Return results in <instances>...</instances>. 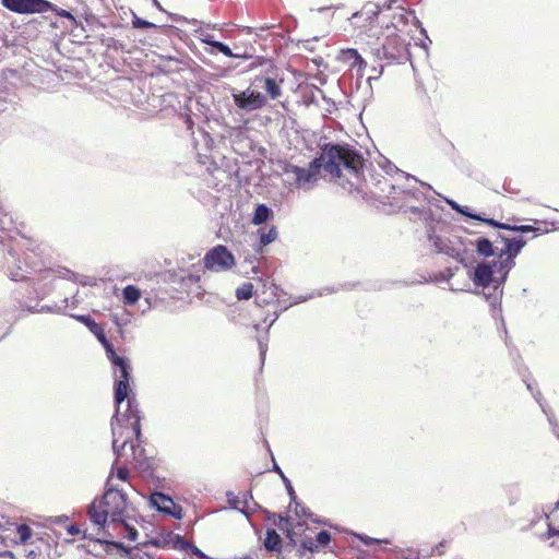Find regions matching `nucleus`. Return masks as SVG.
Masks as SVG:
<instances>
[{
	"label": "nucleus",
	"instance_id": "nucleus-60",
	"mask_svg": "<svg viewBox=\"0 0 559 559\" xmlns=\"http://www.w3.org/2000/svg\"><path fill=\"white\" fill-rule=\"evenodd\" d=\"M200 40L210 46H211V41H217L216 39H214L213 35H211L209 33H204V32H201Z\"/></svg>",
	"mask_w": 559,
	"mask_h": 559
},
{
	"label": "nucleus",
	"instance_id": "nucleus-37",
	"mask_svg": "<svg viewBox=\"0 0 559 559\" xmlns=\"http://www.w3.org/2000/svg\"><path fill=\"white\" fill-rule=\"evenodd\" d=\"M226 497L231 509L239 511L247 518L250 516V513L245 508H239V498L233 491H227Z\"/></svg>",
	"mask_w": 559,
	"mask_h": 559
},
{
	"label": "nucleus",
	"instance_id": "nucleus-46",
	"mask_svg": "<svg viewBox=\"0 0 559 559\" xmlns=\"http://www.w3.org/2000/svg\"><path fill=\"white\" fill-rule=\"evenodd\" d=\"M357 538L366 546H371L373 544H388L389 543V539H377V538L370 537L365 534H358Z\"/></svg>",
	"mask_w": 559,
	"mask_h": 559
},
{
	"label": "nucleus",
	"instance_id": "nucleus-19",
	"mask_svg": "<svg viewBox=\"0 0 559 559\" xmlns=\"http://www.w3.org/2000/svg\"><path fill=\"white\" fill-rule=\"evenodd\" d=\"M71 317L84 324L90 330V332L96 336L100 344L107 340L102 325L95 322V320L90 314H71Z\"/></svg>",
	"mask_w": 559,
	"mask_h": 559
},
{
	"label": "nucleus",
	"instance_id": "nucleus-18",
	"mask_svg": "<svg viewBox=\"0 0 559 559\" xmlns=\"http://www.w3.org/2000/svg\"><path fill=\"white\" fill-rule=\"evenodd\" d=\"M370 180L376 186L380 198H386L392 200V202L399 200L396 194H399L400 187L393 185L388 178L381 176V179H378L370 175Z\"/></svg>",
	"mask_w": 559,
	"mask_h": 559
},
{
	"label": "nucleus",
	"instance_id": "nucleus-3",
	"mask_svg": "<svg viewBox=\"0 0 559 559\" xmlns=\"http://www.w3.org/2000/svg\"><path fill=\"white\" fill-rule=\"evenodd\" d=\"M116 364L112 366L115 370V404L116 413L111 418V433H112V450L117 459L121 456L122 450L129 443V437L122 443L118 444V436L122 432L120 429L130 428L136 440L141 438V412L135 397H129L131 366L126 357L116 358Z\"/></svg>",
	"mask_w": 559,
	"mask_h": 559
},
{
	"label": "nucleus",
	"instance_id": "nucleus-21",
	"mask_svg": "<svg viewBox=\"0 0 559 559\" xmlns=\"http://www.w3.org/2000/svg\"><path fill=\"white\" fill-rule=\"evenodd\" d=\"M515 258L516 257L504 255L501 259L498 258L493 260L498 267L500 282H507L510 271L515 266Z\"/></svg>",
	"mask_w": 559,
	"mask_h": 559
},
{
	"label": "nucleus",
	"instance_id": "nucleus-9",
	"mask_svg": "<svg viewBox=\"0 0 559 559\" xmlns=\"http://www.w3.org/2000/svg\"><path fill=\"white\" fill-rule=\"evenodd\" d=\"M204 267L212 272H224L235 265V257L224 245L210 249L203 258Z\"/></svg>",
	"mask_w": 559,
	"mask_h": 559
},
{
	"label": "nucleus",
	"instance_id": "nucleus-58",
	"mask_svg": "<svg viewBox=\"0 0 559 559\" xmlns=\"http://www.w3.org/2000/svg\"><path fill=\"white\" fill-rule=\"evenodd\" d=\"M190 551L198 559H209V556L205 552H203L201 549H199L195 545H192Z\"/></svg>",
	"mask_w": 559,
	"mask_h": 559
},
{
	"label": "nucleus",
	"instance_id": "nucleus-15",
	"mask_svg": "<svg viewBox=\"0 0 559 559\" xmlns=\"http://www.w3.org/2000/svg\"><path fill=\"white\" fill-rule=\"evenodd\" d=\"M381 7L374 2H367L360 11L355 12L350 21L358 27H368L378 19Z\"/></svg>",
	"mask_w": 559,
	"mask_h": 559
},
{
	"label": "nucleus",
	"instance_id": "nucleus-35",
	"mask_svg": "<svg viewBox=\"0 0 559 559\" xmlns=\"http://www.w3.org/2000/svg\"><path fill=\"white\" fill-rule=\"evenodd\" d=\"M318 550H319V547H318L316 540H313L310 537H305L300 543L298 552L300 556H304L306 551L316 552Z\"/></svg>",
	"mask_w": 559,
	"mask_h": 559
},
{
	"label": "nucleus",
	"instance_id": "nucleus-48",
	"mask_svg": "<svg viewBox=\"0 0 559 559\" xmlns=\"http://www.w3.org/2000/svg\"><path fill=\"white\" fill-rule=\"evenodd\" d=\"M318 96H321L324 100L326 99L324 92L320 87L312 85L310 88V95L307 97L308 102L318 103Z\"/></svg>",
	"mask_w": 559,
	"mask_h": 559
},
{
	"label": "nucleus",
	"instance_id": "nucleus-31",
	"mask_svg": "<svg viewBox=\"0 0 559 559\" xmlns=\"http://www.w3.org/2000/svg\"><path fill=\"white\" fill-rule=\"evenodd\" d=\"M445 202L454 210L456 211L457 213L466 216V217H469L472 219H480V214H477V213H474L472 212L468 207L466 206H463L461 204H459L457 202H455L454 200H451V199H447L445 198Z\"/></svg>",
	"mask_w": 559,
	"mask_h": 559
},
{
	"label": "nucleus",
	"instance_id": "nucleus-52",
	"mask_svg": "<svg viewBox=\"0 0 559 559\" xmlns=\"http://www.w3.org/2000/svg\"><path fill=\"white\" fill-rule=\"evenodd\" d=\"M119 523L123 525L127 538H129L130 540H135L138 538L139 533L135 527L129 525L124 521Z\"/></svg>",
	"mask_w": 559,
	"mask_h": 559
},
{
	"label": "nucleus",
	"instance_id": "nucleus-42",
	"mask_svg": "<svg viewBox=\"0 0 559 559\" xmlns=\"http://www.w3.org/2000/svg\"><path fill=\"white\" fill-rule=\"evenodd\" d=\"M399 193L405 194L406 198H412L414 200H420L421 198L424 200H427V197L424 194V192L419 191L418 189H412V188H400Z\"/></svg>",
	"mask_w": 559,
	"mask_h": 559
},
{
	"label": "nucleus",
	"instance_id": "nucleus-54",
	"mask_svg": "<svg viewBox=\"0 0 559 559\" xmlns=\"http://www.w3.org/2000/svg\"><path fill=\"white\" fill-rule=\"evenodd\" d=\"M270 289H271V295H272L273 297H276V298H277V299H276V302H277V304H281V302H282V301H281V297H282V296H286V295H287V293H285L283 288H281L280 286H277V285H275V284H272V285H271V287H270Z\"/></svg>",
	"mask_w": 559,
	"mask_h": 559
},
{
	"label": "nucleus",
	"instance_id": "nucleus-5",
	"mask_svg": "<svg viewBox=\"0 0 559 559\" xmlns=\"http://www.w3.org/2000/svg\"><path fill=\"white\" fill-rule=\"evenodd\" d=\"M405 14H395L391 23L382 28L378 43L370 48V53L377 62L385 64L404 63L409 60V44L402 35L400 25H406Z\"/></svg>",
	"mask_w": 559,
	"mask_h": 559
},
{
	"label": "nucleus",
	"instance_id": "nucleus-17",
	"mask_svg": "<svg viewBox=\"0 0 559 559\" xmlns=\"http://www.w3.org/2000/svg\"><path fill=\"white\" fill-rule=\"evenodd\" d=\"M499 238L504 243V248L497 253V257L500 259L504 255L518 257L526 245V240L523 237L509 238L499 235Z\"/></svg>",
	"mask_w": 559,
	"mask_h": 559
},
{
	"label": "nucleus",
	"instance_id": "nucleus-10",
	"mask_svg": "<svg viewBox=\"0 0 559 559\" xmlns=\"http://www.w3.org/2000/svg\"><path fill=\"white\" fill-rule=\"evenodd\" d=\"M1 4L19 14L46 13L53 7L48 0H1Z\"/></svg>",
	"mask_w": 559,
	"mask_h": 559
},
{
	"label": "nucleus",
	"instance_id": "nucleus-61",
	"mask_svg": "<svg viewBox=\"0 0 559 559\" xmlns=\"http://www.w3.org/2000/svg\"><path fill=\"white\" fill-rule=\"evenodd\" d=\"M444 547H445V544L444 542H441L439 543L437 546H435L431 550V555H438V556H441L443 554V550H444Z\"/></svg>",
	"mask_w": 559,
	"mask_h": 559
},
{
	"label": "nucleus",
	"instance_id": "nucleus-36",
	"mask_svg": "<svg viewBox=\"0 0 559 559\" xmlns=\"http://www.w3.org/2000/svg\"><path fill=\"white\" fill-rule=\"evenodd\" d=\"M333 292H334V289L326 287V288H324V289H322L320 292H317V293H312V294H309V295L298 296V297L293 299V304L294 305H298V304L305 302V301H307L309 299H312L314 297H320V296H323V295H326V294H331Z\"/></svg>",
	"mask_w": 559,
	"mask_h": 559
},
{
	"label": "nucleus",
	"instance_id": "nucleus-12",
	"mask_svg": "<svg viewBox=\"0 0 559 559\" xmlns=\"http://www.w3.org/2000/svg\"><path fill=\"white\" fill-rule=\"evenodd\" d=\"M260 66L264 68V76H258L255 82L262 81L263 87L265 88L267 95L272 99H277L282 95V88L277 83V71L276 66L269 59H262L259 62Z\"/></svg>",
	"mask_w": 559,
	"mask_h": 559
},
{
	"label": "nucleus",
	"instance_id": "nucleus-49",
	"mask_svg": "<svg viewBox=\"0 0 559 559\" xmlns=\"http://www.w3.org/2000/svg\"><path fill=\"white\" fill-rule=\"evenodd\" d=\"M289 525H290L289 518H284V516L280 518L278 527L281 530L285 528L286 530V536L290 539L292 543H295V540L293 538L294 532H293L292 528L288 527Z\"/></svg>",
	"mask_w": 559,
	"mask_h": 559
},
{
	"label": "nucleus",
	"instance_id": "nucleus-45",
	"mask_svg": "<svg viewBox=\"0 0 559 559\" xmlns=\"http://www.w3.org/2000/svg\"><path fill=\"white\" fill-rule=\"evenodd\" d=\"M132 26L134 28H155L157 27L154 23L152 22H148L146 20H143L142 17H139L136 15L133 16V20H132Z\"/></svg>",
	"mask_w": 559,
	"mask_h": 559
},
{
	"label": "nucleus",
	"instance_id": "nucleus-47",
	"mask_svg": "<svg viewBox=\"0 0 559 559\" xmlns=\"http://www.w3.org/2000/svg\"><path fill=\"white\" fill-rule=\"evenodd\" d=\"M545 416L547 417V420L551 428V432L559 439V423L556 419L555 415L550 411V412L546 413Z\"/></svg>",
	"mask_w": 559,
	"mask_h": 559
},
{
	"label": "nucleus",
	"instance_id": "nucleus-59",
	"mask_svg": "<svg viewBox=\"0 0 559 559\" xmlns=\"http://www.w3.org/2000/svg\"><path fill=\"white\" fill-rule=\"evenodd\" d=\"M534 513H535V518L532 520V522L530 524L531 527L534 526L540 520H545V518H543V506L540 507V511H538V508H535Z\"/></svg>",
	"mask_w": 559,
	"mask_h": 559
},
{
	"label": "nucleus",
	"instance_id": "nucleus-13",
	"mask_svg": "<svg viewBox=\"0 0 559 559\" xmlns=\"http://www.w3.org/2000/svg\"><path fill=\"white\" fill-rule=\"evenodd\" d=\"M150 503L156 511L170 515L174 519L180 520L183 516L182 508L176 504L171 497L163 492L156 491L151 493Z\"/></svg>",
	"mask_w": 559,
	"mask_h": 559
},
{
	"label": "nucleus",
	"instance_id": "nucleus-2",
	"mask_svg": "<svg viewBox=\"0 0 559 559\" xmlns=\"http://www.w3.org/2000/svg\"><path fill=\"white\" fill-rule=\"evenodd\" d=\"M116 364L112 366L115 370V404L116 413L111 418V433H112V450L117 459L121 456L122 450L129 443V437L122 443L118 444V436L122 432L120 429L130 428L136 440L141 438V412L135 397H129L131 366L126 357L116 358Z\"/></svg>",
	"mask_w": 559,
	"mask_h": 559
},
{
	"label": "nucleus",
	"instance_id": "nucleus-23",
	"mask_svg": "<svg viewBox=\"0 0 559 559\" xmlns=\"http://www.w3.org/2000/svg\"><path fill=\"white\" fill-rule=\"evenodd\" d=\"M263 545L265 550L269 552L280 551L282 547V537L274 528H267Z\"/></svg>",
	"mask_w": 559,
	"mask_h": 559
},
{
	"label": "nucleus",
	"instance_id": "nucleus-57",
	"mask_svg": "<svg viewBox=\"0 0 559 559\" xmlns=\"http://www.w3.org/2000/svg\"><path fill=\"white\" fill-rule=\"evenodd\" d=\"M396 174H400L401 176L405 177L407 180L412 179L414 182H419L423 187L427 188V189H431V187L428 185V183H425L423 181H419L416 177L414 176H411L408 174H405L403 171H400L399 169H396Z\"/></svg>",
	"mask_w": 559,
	"mask_h": 559
},
{
	"label": "nucleus",
	"instance_id": "nucleus-22",
	"mask_svg": "<svg viewBox=\"0 0 559 559\" xmlns=\"http://www.w3.org/2000/svg\"><path fill=\"white\" fill-rule=\"evenodd\" d=\"M24 307L27 309V311H29L32 313H35V312H40V313L41 312L61 313L67 308H69V297L62 298L60 304L55 302L53 305H45V306H41L40 308L31 307V306H27V305H25Z\"/></svg>",
	"mask_w": 559,
	"mask_h": 559
},
{
	"label": "nucleus",
	"instance_id": "nucleus-25",
	"mask_svg": "<svg viewBox=\"0 0 559 559\" xmlns=\"http://www.w3.org/2000/svg\"><path fill=\"white\" fill-rule=\"evenodd\" d=\"M472 246H475L476 252L485 258L492 257L495 254V248L488 238L479 237L475 240V242L472 241Z\"/></svg>",
	"mask_w": 559,
	"mask_h": 559
},
{
	"label": "nucleus",
	"instance_id": "nucleus-24",
	"mask_svg": "<svg viewBox=\"0 0 559 559\" xmlns=\"http://www.w3.org/2000/svg\"><path fill=\"white\" fill-rule=\"evenodd\" d=\"M14 223L10 215L0 212V243L9 246L7 241L11 238L10 231L13 229Z\"/></svg>",
	"mask_w": 559,
	"mask_h": 559
},
{
	"label": "nucleus",
	"instance_id": "nucleus-30",
	"mask_svg": "<svg viewBox=\"0 0 559 559\" xmlns=\"http://www.w3.org/2000/svg\"><path fill=\"white\" fill-rule=\"evenodd\" d=\"M211 46L228 58H237V59L248 58L247 55L234 52L227 44L219 41V40L211 41Z\"/></svg>",
	"mask_w": 559,
	"mask_h": 559
},
{
	"label": "nucleus",
	"instance_id": "nucleus-16",
	"mask_svg": "<svg viewBox=\"0 0 559 559\" xmlns=\"http://www.w3.org/2000/svg\"><path fill=\"white\" fill-rule=\"evenodd\" d=\"M338 60L347 63L352 71L356 70L358 76H362V72L367 67L366 60L355 48L342 49L338 55Z\"/></svg>",
	"mask_w": 559,
	"mask_h": 559
},
{
	"label": "nucleus",
	"instance_id": "nucleus-44",
	"mask_svg": "<svg viewBox=\"0 0 559 559\" xmlns=\"http://www.w3.org/2000/svg\"><path fill=\"white\" fill-rule=\"evenodd\" d=\"M331 534L328 531H320L316 536L318 547H326L331 542Z\"/></svg>",
	"mask_w": 559,
	"mask_h": 559
},
{
	"label": "nucleus",
	"instance_id": "nucleus-40",
	"mask_svg": "<svg viewBox=\"0 0 559 559\" xmlns=\"http://www.w3.org/2000/svg\"><path fill=\"white\" fill-rule=\"evenodd\" d=\"M102 345L105 348L107 358L110 360L112 366L117 362L116 358H122V356H119L116 354L114 345L108 341V338L106 341H104V343H102Z\"/></svg>",
	"mask_w": 559,
	"mask_h": 559
},
{
	"label": "nucleus",
	"instance_id": "nucleus-38",
	"mask_svg": "<svg viewBox=\"0 0 559 559\" xmlns=\"http://www.w3.org/2000/svg\"><path fill=\"white\" fill-rule=\"evenodd\" d=\"M16 534L22 544H25L33 534L32 528L27 524H20L16 528Z\"/></svg>",
	"mask_w": 559,
	"mask_h": 559
},
{
	"label": "nucleus",
	"instance_id": "nucleus-62",
	"mask_svg": "<svg viewBox=\"0 0 559 559\" xmlns=\"http://www.w3.org/2000/svg\"><path fill=\"white\" fill-rule=\"evenodd\" d=\"M129 476V472L126 467H119L118 471H117V477L120 479V480H127Z\"/></svg>",
	"mask_w": 559,
	"mask_h": 559
},
{
	"label": "nucleus",
	"instance_id": "nucleus-1",
	"mask_svg": "<svg viewBox=\"0 0 559 559\" xmlns=\"http://www.w3.org/2000/svg\"><path fill=\"white\" fill-rule=\"evenodd\" d=\"M365 162L361 152L355 147L348 144L328 143L321 147L320 156L314 157L308 167L287 163L283 167V174L289 188L307 192L314 188L322 168L336 178L341 177L342 168L359 178L364 174Z\"/></svg>",
	"mask_w": 559,
	"mask_h": 559
},
{
	"label": "nucleus",
	"instance_id": "nucleus-32",
	"mask_svg": "<svg viewBox=\"0 0 559 559\" xmlns=\"http://www.w3.org/2000/svg\"><path fill=\"white\" fill-rule=\"evenodd\" d=\"M547 522V531L543 534L539 535V538L542 540H547V539H550L552 537H558L559 538V528L555 527L552 525V523L550 522V519ZM550 547H554V548H558L559 549V544L557 542H551L549 544Z\"/></svg>",
	"mask_w": 559,
	"mask_h": 559
},
{
	"label": "nucleus",
	"instance_id": "nucleus-34",
	"mask_svg": "<svg viewBox=\"0 0 559 559\" xmlns=\"http://www.w3.org/2000/svg\"><path fill=\"white\" fill-rule=\"evenodd\" d=\"M253 295V285L251 283H243L236 289V297L238 300H247Z\"/></svg>",
	"mask_w": 559,
	"mask_h": 559
},
{
	"label": "nucleus",
	"instance_id": "nucleus-43",
	"mask_svg": "<svg viewBox=\"0 0 559 559\" xmlns=\"http://www.w3.org/2000/svg\"><path fill=\"white\" fill-rule=\"evenodd\" d=\"M504 230L526 234V233L535 231L536 228L534 226H532V225H511V224H507L506 223V229Z\"/></svg>",
	"mask_w": 559,
	"mask_h": 559
},
{
	"label": "nucleus",
	"instance_id": "nucleus-20",
	"mask_svg": "<svg viewBox=\"0 0 559 559\" xmlns=\"http://www.w3.org/2000/svg\"><path fill=\"white\" fill-rule=\"evenodd\" d=\"M278 317H280V312L277 310H275L272 313V316H266L264 318V323H267V326H266V330H265V337L264 338H261V337L258 338L260 358H261L262 364L264 362L266 350H267V343H266V341H267L269 330L276 322Z\"/></svg>",
	"mask_w": 559,
	"mask_h": 559
},
{
	"label": "nucleus",
	"instance_id": "nucleus-29",
	"mask_svg": "<svg viewBox=\"0 0 559 559\" xmlns=\"http://www.w3.org/2000/svg\"><path fill=\"white\" fill-rule=\"evenodd\" d=\"M272 459H274V457L272 456ZM272 471L277 473L281 476V478L283 480L282 485H285L286 491H287V493L289 496V500L295 501L296 500V492H295V489H294V487L292 485V481L286 477V475L284 474L282 468L277 465L275 460H273Z\"/></svg>",
	"mask_w": 559,
	"mask_h": 559
},
{
	"label": "nucleus",
	"instance_id": "nucleus-14",
	"mask_svg": "<svg viewBox=\"0 0 559 559\" xmlns=\"http://www.w3.org/2000/svg\"><path fill=\"white\" fill-rule=\"evenodd\" d=\"M8 276L15 282L25 281L28 278L29 265L27 262H21L17 251L9 248L8 255L5 257Z\"/></svg>",
	"mask_w": 559,
	"mask_h": 559
},
{
	"label": "nucleus",
	"instance_id": "nucleus-8",
	"mask_svg": "<svg viewBox=\"0 0 559 559\" xmlns=\"http://www.w3.org/2000/svg\"><path fill=\"white\" fill-rule=\"evenodd\" d=\"M70 281L74 284L82 286H94L96 285V278L83 274L75 273L68 267L58 266L56 269H49L40 276L38 286L34 287V293L37 299H44L50 295L53 290L61 288V281Z\"/></svg>",
	"mask_w": 559,
	"mask_h": 559
},
{
	"label": "nucleus",
	"instance_id": "nucleus-63",
	"mask_svg": "<svg viewBox=\"0 0 559 559\" xmlns=\"http://www.w3.org/2000/svg\"><path fill=\"white\" fill-rule=\"evenodd\" d=\"M67 532L69 535H78L80 533V527L76 524H71L67 527Z\"/></svg>",
	"mask_w": 559,
	"mask_h": 559
},
{
	"label": "nucleus",
	"instance_id": "nucleus-7",
	"mask_svg": "<svg viewBox=\"0 0 559 559\" xmlns=\"http://www.w3.org/2000/svg\"><path fill=\"white\" fill-rule=\"evenodd\" d=\"M126 509L127 495L122 490L108 486L102 497L92 501L87 514L94 525L105 528L108 520L112 523L123 522Z\"/></svg>",
	"mask_w": 559,
	"mask_h": 559
},
{
	"label": "nucleus",
	"instance_id": "nucleus-41",
	"mask_svg": "<svg viewBox=\"0 0 559 559\" xmlns=\"http://www.w3.org/2000/svg\"><path fill=\"white\" fill-rule=\"evenodd\" d=\"M174 538V548L180 549V550H190L192 547V543L188 542L182 537L181 535L175 534L173 536Z\"/></svg>",
	"mask_w": 559,
	"mask_h": 559
},
{
	"label": "nucleus",
	"instance_id": "nucleus-11",
	"mask_svg": "<svg viewBox=\"0 0 559 559\" xmlns=\"http://www.w3.org/2000/svg\"><path fill=\"white\" fill-rule=\"evenodd\" d=\"M236 106L246 111H253L265 106L267 99L261 92L247 88L239 93L233 94Z\"/></svg>",
	"mask_w": 559,
	"mask_h": 559
},
{
	"label": "nucleus",
	"instance_id": "nucleus-55",
	"mask_svg": "<svg viewBox=\"0 0 559 559\" xmlns=\"http://www.w3.org/2000/svg\"><path fill=\"white\" fill-rule=\"evenodd\" d=\"M384 66H386L384 62H379L378 67L373 66L371 69L373 74L368 78V81L378 80L383 73Z\"/></svg>",
	"mask_w": 559,
	"mask_h": 559
},
{
	"label": "nucleus",
	"instance_id": "nucleus-26",
	"mask_svg": "<svg viewBox=\"0 0 559 559\" xmlns=\"http://www.w3.org/2000/svg\"><path fill=\"white\" fill-rule=\"evenodd\" d=\"M272 215H273L272 210L266 204L260 203L257 205V207L254 210L252 223L254 225L264 224L270 219V217Z\"/></svg>",
	"mask_w": 559,
	"mask_h": 559
},
{
	"label": "nucleus",
	"instance_id": "nucleus-6",
	"mask_svg": "<svg viewBox=\"0 0 559 559\" xmlns=\"http://www.w3.org/2000/svg\"><path fill=\"white\" fill-rule=\"evenodd\" d=\"M471 280L476 288H481V294L489 305L491 317L496 322H500L507 335L506 322L502 316V297L506 282H500L495 261L479 262L475 266Z\"/></svg>",
	"mask_w": 559,
	"mask_h": 559
},
{
	"label": "nucleus",
	"instance_id": "nucleus-33",
	"mask_svg": "<svg viewBox=\"0 0 559 559\" xmlns=\"http://www.w3.org/2000/svg\"><path fill=\"white\" fill-rule=\"evenodd\" d=\"M259 239L262 246H267L276 240L278 233L275 226H272L269 230H259Z\"/></svg>",
	"mask_w": 559,
	"mask_h": 559
},
{
	"label": "nucleus",
	"instance_id": "nucleus-4",
	"mask_svg": "<svg viewBox=\"0 0 559 559\" xmlns=\"http://www.w3.org/2000/svg\"><path fill=\"white\" fill-rule=\"evenodd\" d=\"M413 214L419 215L427 228V238L437 253L447 255L455 260L460 264L467 266V254L469 247L473 245L471 240L456 235H438L437 227L443 225L430 209L425 206H408Z\"/></svg>",
	"mask_w": 559,
	"mask_h": 559
},
{
	"label": "nucleus",
	"instance_id": "nucleus-53",
	"mask_svg": "<svg viewBox=\"0 0 559 559\" xmlns=\"http://www.w3.org/2000/svg\"><path fill=\"white\" fill-rule=\"evenodd\" d=\"M478 221L484 222V223L488 224L489 226L497 228V229H503V230L506 229V223H501L493 218H486L480 215V219H478Z\"/></svg>",
	"mask_w": 559,
	"mask_h": 559
},
{
	"label": "nucleus",
	"instance_id": "nucleus-28",
	"mask_svg": "<svg viewBox=\"0 0 559 559\" xmlns=\"http://www.w3.org/2000/svg\"><path fill=\"white\" fill-rule=\"evenodd\" d=\"M141 297V290L134 285H128L122 290L123 302L132 306L138 302Z\"/></svg>",
	"mask_w": 559,
	"mask_h": 559
},
{
	"label": "nucleus",
	"instance_id": "nucleus-50",
	"mask_svg": "<svg viewBox=\"0 0 559 559\" xmlns=\"http://www.w3.org/2000/svg\"><path fill=\"white\" fill-rule=\"evenodd\" d=\"M532 396L538 403V405L544 414L550 412V409L547 406V404L545 403L542 392L539 390H535V392H533Z\"/></svg>",
	"mask_w": 559,
	"mask_h": 559
},
{
	"label": "nucleus",
	"instance_id": "nucleus-51",
	"mask_svg": "<svg viewBox=\"0 0 559 559\" xmlns=\"http://www.w3.org/2000/svg\"><path fill=\"white\" fill-rule=\"evenodd\" d=\"M49 11H53L56 13V15H58L60 17H66V19L71 20L73 22L76 21L74 15L70 11L64 10V9H60V8H58L55 4H53L52 8L49 9Z\"/></svg>",
	"mask_w": 559,
	"mask_h": 559
},
{
	"label": "nucleus",
	"instance_id": "nucleus-27",
	"mask_svg": "<svg viewBox=\"0 0 559 559\" xmlns=\"http://www.w3.org/2000/svg\"><path fill=\"white\" fill-rule=\"evenodd\" d=\"M294 506V513L297 518H308V519H311L313 522L316 523H319V524H323V522L319 519H313V514L312 512L310 511L309 508L305 507L301 502L298 501V499L296 498L295 501H292L289 502V507L292 508Z\"/></svg>",
	"mask_w": 559,
	"mask_h": 559
},
{
	"label": "nucleus",
	"instance_id": "nucleus-64",
	"mask_svg": "<svg viewBox=\"0 0 559 559\" xmlns=\"http://www.w3.org/2000/svg\"><path fill=\"white\" fill-rule=\"evenodd\" d=\"M114 546H115L116 548H118V549H120V550H122V551L127 552V554L129 552V548H128L123 543H121V542H115V543H114Z\"/></svg>",
	"mask_w": 559,
	"mask_h": 559
},
{
	"label": "nucleus",
	"instance_id": "nucleus-39",
	"mask_svg": "<svg viewBox=\"0 0 559 559\" xmlns=\"http://www.w3.org/2000/svg\"><path fill=\"white\" fill-rule=\"evenodd\" d=\"M459 267H447L444 271H440L435 275L436 282H450V280L455 275Z\"/></svg>",
	"mask_w": 559,
	"mask_h": 559
},
{
	"label": "nucleus",
	"instance_id": "nucleus-56",
	"mask_svg": "<svg viewBox=\"0 0 559 559\" xmlns=\"http://www.w3.org/2000/svg\"><path fill=\"white\" fill-rule=\"evenodd\" d=\"M71 298H69V307L76 308L81 302V299L78 297L79 288H74L72 292Z\"/></svg>",
	"mask_w": 559,
	"mask_h": 559
}]
</instances>
